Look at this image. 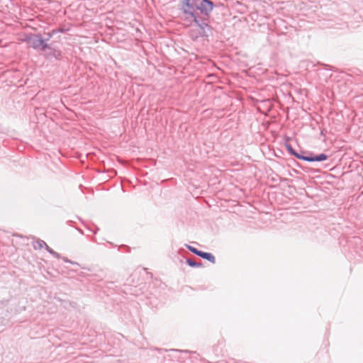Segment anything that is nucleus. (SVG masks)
<instances>
[{"mask_svg":"<svg viewBox=\"0 0 363 363\" xmlns=\"http://www.w3.org/2000/svg\"><path fill=\"white\" fill-rule=\"evenodd\" d=\"M213 8V3L210 0H186L183 9L190 16L198 15L197 11L208 16Z\"/></svg>","mask_w":363,"mask_h":363,"instance_id":"1","label":"nucleus"},{"mask_svg":"<svg viewBox=\"0 0 363 363\" xmlns=\"http://www.w3.org/2000/svg\"><path fill=\"white\" fill-rule=\"evenodd\" d=\"M25 40L28 42L35 50L45 52L47 49H50V45L45 43V40L42 38L40 34L28 35Z\"/></svg>","mask_w":363,"mask_h":363,"instance_id":"2","label":"nucleus"},{"mask_svg":"<svg viewBox=\"0 0 363 363\" xmlns=\"http://www.w3.org/2000/svg\"><path fill=\"white\" fill-rule=\"evenodd\" d=\"M194 24L199 28V35L201 36L208 37L211 33V27L207 22V18H201L198 15L191 17Z\"/></svg>","mask_w":363,"mask_h":363,"instance_id":"3","label":"nucleus"},{"mask_svg":"<svg viewBox=\"0 0 363 363\" xmlns=\"http://www.w3.org/2000/svg\"><path fill=\"white\" fill-rule=\"evenodd\" d=\"M328 155L324 154V153H321L320 155H313V153L310 152L309 153V158L308 159V162H321V161H324L325 160L328 159Z\"/></svg>","mask_w":363,"mask_h":363,"instance_id":"4","label":"nucleus"},{"mask_svg":"<svg viewBox=\"0 0 363 363\" xmlns=\"http://www.w3.org/2000/svg\"><path fill=\"white\" fill-rule=\"evenodd\" d=\"M45 55L48 59L52 57L57 59L60 55V52L59 50H54L50 48V49H47Z\"/></svg>","mask_w":363,"mask_h":363,"instance_id":"5","label":"nucleus"},{"mask_svg":"<svg viewBox=\"0 0 363 363\" xmlns=\"http://www.w3.org/2000/svg\"><path fill=\"white\" fill-rule=\"evenodd\" d=\"M199 257H200L203 259H205L213 264H214L216 262V258H215L214 255L210 252H206L201 251V252H199Z\"/></svg>","mask_w":363,"mask_h":363,"instance_id":"6","label":"nucleus"},{"mask_svg":"<svg viewBox=\"0 0 363 363\" xmlns=\"http://www.w3.org/2000/svg\"><path fill=\"white\" fill-rule=\"evenodd\" d=\"M45 245H46V242L40 239H38L33 242V247L35 250H41L45 247Z\"/></svg>","mask_w":363,"mask_h":363,"instance_id":"7","label":"nucleus"},{"mask_svg":"<svg viewBox=\"0 0 363 363\" xmlns=\"http://www.w3.org/2000/svg\"><path fill=\"white\" fill-rule=\"evenodd\" d=\"M60 30H52L50 32L45 33V35L46 38L44 39L45 40V43H48V41L50 40V39L55 34H57Z\"/></svg>","mask_w":363,"mask_h":363,"instance_id":"8","label":"nucleus"},{"mask_svg":"<svg viewBox=\"0 0 363 363\" xmlns=\"http://www.w3.org/2000/svg\"><path fill=\"white\" fill-rule=\"evenodd\" d=\"M45 250L50 254L52 255L54 257L57 258V259H60V255L59 253H57V252L54 251L52 248H50L47 244L46 245H45Z\"/></svg>","mask_w":363,"mask_h":363,"instance_id":"9","label":"nucleus"},{"mask_svg":"<svg viewBox=\"0 0 363 363\" xmlns=\"http://www.w3.org/2000/svg\"><path fill=\"white\" fill-rule=\"evenodd\" d=\"M186 262L188 265L192 267H200L202 266V263H197L196 262L191 259H187Z\"/></svg>","mask_w":363,"mask_h":363,"instance_id":"10","label":"nucleus"},{"mask_svg":"<svg viewBox=\"0 0 363 363\" xmlns=\"http://www.w3.org/2000/svg\"><path fill=\"white\" fill-rule=\"evenodd\" d=\"M186 247H187V249L189 251H191L194 254L196 255L197 256H199V252H201V250H199L198 249H196L191 245H186Z\"/></svg>","mask_w":363,"mask_h":363,"instance_id":"11","label":"nucleus"},{"mask_svg":"<svg viewBox=\"0 0 363 363\" xmlns=\"http://www.w3.org/2000/svg\"><path fill=\"white\" fill-rule=\"evenodd\" d=\"M294 156L296 157V158L299 159V160L308 162V158H309V155L308 156H305V155H303L299 154L298 152H296Z\"/></svg>","mask_w":363,"mask_h":363,"instance_id":"12","label":"nucleus"},{"mask_svg":"<svg viewBox=\"0 0 363 363\" xmlns=\"http://www.w3.org/2000/svg\"><path fill=\"white\" fill-rule=\"evenodd\" d=\"M286 148H287V150L288 152L291 155H294V154L296 152L294 149L293 147L290 145H286Z\"/></svg>","mask_w":363,"mask_h":363,"instance_id":"13","label":"nucleus"},{"mask_svg":"<svg viewBox=\"0 0 363 363\" xmlns=\"http://www.w3.org/2000/svg\"><path fill=\"white\" fill-rule=\"evenodd\" d=\"M63 260L65 262H69V263H72V264H74V262H71L69 259H68L67 257H64L63 258Z\"/></svg>","mask_w":363,"mask_h":363,"instance_id":"14","label":"nucleus"}]
</instances>
